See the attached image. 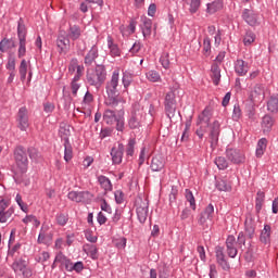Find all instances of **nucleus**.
Instances as JSON below:
<instances>
[{"label":"nucleus","mask_w":278,"mask_h":278,"mask_svg":"<svg viewBox=\"0 0 278 278\" xmlns=\"http://www.w3.org/2000/svg\"><path fill=\"white\" fill-rule=\"evenodd\" d=\"M268 112L277 113L278 112V96H271L267 102Z\"/></svg>","instance_id":"58836bf2"},{"label":"nucleus","mask_w":278,"mask_h":278,"mask_svg":"<svg viewBox=\"0 0 278 278\" xmlns=\"http://www.w3.org/2000/svg\"><path fill=\"white\" fill-rule=\"evenodd\" d=\"M18 249H21V244H15L11 251H9V257H18Z\"/></svg>","instance_id":"0e129e2a"},{"label":"nucleus","mask_w":278,"mask_h":278,"mask_svg":"<svg viewBox=\"0 0 278 278\" xmlns=\"http://www.w3.org/2000/svg\"><path fill=\"white\" fill-rule=\"evenodd\" d=\"M270 233H271L270 225H265L260 236V241L262 242V244H270Z\"/></svg>","instance_id":"393cba45"},{"label":"nucleus","mask_w":278,"mask_h":278,"mask_svg":"<svg viewBox=\"0 0 278 278\" xmlns=\"http://www.w3.org/2000/svg\"><path fill=\"white\" fill-rule=\"evenodd\" d=\"M219 135H220V123H218V121H215L211 125V130H210L211 147H216V144L218 143Z\"/></svg>","instance_id":"a211bd4d"},{"label":"nucleus","mask_w":278,"mask_h":278,"mask_svg":"<svg viewBox=\"0 0 278 278\" xmlns=\"http://www.w3.org/2000/svg\"><path fill=\"white\" fill-rule=\"evenodd\" d=\"M59 136L64 140V142H68V138H71V125L61 124L59 129Z\"/></svg>","instance_id":"a878e982"},{"label":"nucleus","mask_w":278,"mask_h":278,"mask_svg":"<svg viewBox=\"0 0 278 278\" xmlns=\"http://www.w3.org/2000/svg\"><path fill=\"white\" fill-rule=\"evenodd\" d=\"M253 42H255V34H253L252 31H248L243 38V45H245V47H249V45H253Z\"/></svg>","instance_id":"8fccbe9b"},{"label":"nucleus","mask_w":278,"mask_h":278,"mask_svg":"<svg viewBox=\"0 0 278 278\" xmlns=\"http://www.w3.org/2000/svg\"><path fill=\"white\" fill-rule=\"evenodd\" d=\"M12 214H14L12 208H9L5 212L2 211L1 223H8V220H12Z\"/></svg>","instance_id":"5fc2aeb1"},{"label":"nucleus","mask_w":278,"mask_h":278,"mask_svg":"<svg viewBox=\"0 0 278 278\" xmlns=\"http://www.w3.org/2000/svg\"><path fill=\"white\" fill-rule=\"evenodd\" d=\"M264 199H266V194L262 191H258L256 194V203H255V208L257 212L262 211V207L264 205Z\"/></svg>","instance_id":"37998d69"},{"label":"nucleus","mask_w":278,"mask_h":278,"mask_svg":"<svg viewBox=\"0 0 278 278\" xmlns=\"http://www.w3.org/2000/svg\"><path fill=\"white\" fill-rule=\"evenodd\" d=\"M98 181L105 192H112V181L108 177L99 176Z\"/></svg>","instance_id":"473e14b6"},{"label":"nucleus","mask_w":278,"mask_h":278,"mask_svg":"<svg viewBox=\"0 0 278 278\" xmlns=\"http://www.w3.org/2000/svg\"><path fill=\"white\" fill-rule=\"evenodd\" d=\"M214 162L219 170H225L229 168V162H227V159H225V156H218L215 159Z\"/></svg>","instance_id":"79ce46f5"},{"label":"nucleus","mask_w":278,"mask_h":278,"mask_svg":"<svg viewBox=\"0 0 278 278\" xmlns=\"http://www.w3.org/2000/svg\"><path fill=\"white\" fill-rule=\"evenodd\" d=\"M111 156L113 160V164H121V162H123V149L122 148H113L111 150Z\"/></svg>","instance_id":"c85d7f7f"},{"label":"nucleus","mask_w":278,"mask_h":278,"mask_svg":"<svg viewBox=\"0 0 278 278\" xmlns=\"http://www.w3.org/2000/svg\"><path fill=\"white\" fill-rule=\"evenodd\" d=\"M226 253L228 257H236L238 255V248H236V237L228 236L226 239Z\"/></svg>","instance_id":"f3484780"},{"label":"nucleus","mask_w":278,"mask_h":278,"mask_svg":"<svg viewBox=\"0 0 278 278\" xmlns=\"http://www.w3.org/2000/svg\"><path fill=\"white\" fill-rule=\"evenodd\" d=\"M216 260H217V263L219 264V266H222V268L224 270H229V268H230L229 263L225 258V252L223 251V248H220V247L216 248Z\"/></svg>","instance_id":"412c9836"},{"label":"nucleus","mask_w":278,"mask_h":278,"mask_svg":"<svg viewBox=\"0 0 278 278\" xmlns=\"http://www.w3.org/2000/svg\"><path fill=\"white\" fill-rule=\"evenodd\" d=\"M267 144H268V141L266 140V138H262L257 142V147H256V156L257 157H262L264 155V151H266Z\"/></svg>","instance_id":"ea45409f"},{"label":"nucleus","mask_w":278,"mask_h":278,"mask_svg":"<svg viewBox=\"0 0 278 278\" xmlns=\"http://www.w3.org/2000/svg\"><path fill=\"white\" fill-rule=\"evenodd\" d=\"M64 160L65 162H71L73 160V146H71V141L64 142Z\"/></svg>","instance_id":"a19ab883"},{"label":"nucleus","mask_w":278,"mask_h":278,"mask_svg":"<svg viewBox=\"0 0 278 278\" xmlns=\"http://www.w3.org/2000/svg\"><path fill=\"white\" fill-rule=\"evenodd\" d=\"M97 58H99V50L96 47H93L86 55L85 64H88V65L92 64V62L97 60Z\"/></svg>","instance_id":"c9c22d12"},{"label":"nucleus","mask_w":278,"mask_h":278,"mask_svg":"<svg viewBox=\"0 0 278 278\" xmlns=\"http://www.w3.org/2000/svg\"><path fill=\"white\" fill-rule=\"evenodd\" d=\"M14 47V40L12 39H3L1 41V50L8 51V49H12Z\"/></svg>","instance_id":"603ef678"},{"label":"nucleus","mask_w":278,"mask_h":278,"mask_svg":"<svg viewBox=\"0 0 278 278\" xmlns=\"http://www.w3.org/2000/svg\"><path fill=\"white\" fill-rule=\"evenodd\" d=\"M85 251H87V255H90L91 260L99 258V250L97 249L96 245H87Z\"/></svg>","instance_id":"c03bdc74"},{"label":"nucleus","mask_w":278,"mask_h":278,"mask_svg":"<svg viewBox=\"0 0 278 278\" xmlns=\"http://www.w3.org/2000/svg\"><path fill=\"white\" fill-rule=\"evenodd\" d=\"M115 201L118 204L123 203V201H124L123 191H121V190L115 191Z\"/></svg>","instance_id":"774afa93"},{"label":"nucleus","mask_w":278,"mask_h":278,"mask_svg":"<svg viewBox=\"0 0 278 278\" xmlns=\"http://www.w3.org/2000/svg\"><path fill=\"white\" fill-rule=\"evenodd\" d=\"M140 27H141L143 37L149 38V36H151V29L153 27V22L149 17L142 16Z\"/></svg>","instance_id":"6ab92c4d"},{"label":"nucleus","mask_w":278,"mask_h":278,"mask_svg":"<svg viewBox=\"0 0 278 278\" xmlns=\"http://www.w3.org/2000/svg\"><path fill=\"white\" fill-rule=\"evenodd\" d=\"M54 264H61L65 268V270H68L70 273H73V262L71 260L66 258L64 254L59 253L55 256Z\"/></svg>","instance_id":"aec40b11"},{"label":"nucleus","mask_w":278,"mask_h":278,"mask_svg":"<svg viewBox=\"0 0 278 278\" xmlns=\"http://www.w3.org/2000/svg\"><path fill=\"white\" fill-rule=\"evenodd\" d=\"M186 199L190 203V207L192 210H197V202L194 200V195L192 194V191L188 189L186 190Z\"/></svg>","instance_id":"09e8293b"},{"label":"nucleus","mask_w":278,"mask_h":278,"mask_svg":"<svg viewBox=\"0 0 278 278\" xmlns=\"http://www.w3.org/2000/svg\"><path fill=\"white\" fill-rule=\"evenodd\" d=\"M243 20L248 25L255 26L257 25V14L252 10L245 9L242 14Z\"/></svg>","instance_id":"4be33fe9"},{"label":"nucleus","mask_w":278,"mask_h":278,"mask_svg":"<svg viewBox=\"0 0 278 278\" xmlns=\"http://www.w3.org/2000/svg\"><path fill=\"white\" fill-rule=\"evenodd\" d=\"M226 157H228L229 162L232 164H244V152L233 149V148H228L226 150Z\"/></svg>","instance_id":"9b49d317"},{"label":"nucleus","mask_w":278,"mask_h":278,"mask_svg":"<svg viewBox=\"0 0 278 278\" xmlns=\"http://www.w3.org/2000/svg\"><path fill=\"white\" fill-rule=\"evenodd\" d=\"M70 75H74L75 80L80 79L81 75H84V66L79 65V61L77 59H72L68 66Z\"/></svg>","instance_id":"dca6fc26"},{"label":"nucleus","mask_w":278,"mask_h":278,"mask_svg":"<svg viewBox=\"0 0 278 278\" xmlns=\"http://www.w3.org/2000/svg\"><path fill=\"white\" fill-rule=\"evenodd\" d=\"M245 232L248 238H253V236L255 235V223L253 222V218L248 217L245 219Z\"/></svg>","instance_id":"c756f323"},{"label":"nucleus","mask_w":278,"mask_h":278,"mask_svg":"<svg viewBox=\"0 0 278 278\" xmlns=\"http://www.w3.org/2000/svg\"><path fill=\"white\" fill-rule=\"evenodd\" d=\"M235 71L238 73V75H247V73H249V63L244 62L243 60H237Z\"/></svg>","instance_id":"5701e85b"},{"label":"nucleus","mask_w":278,"mask_h":278,"mask_svg":"<svg viewBox=\"0 0 278 278\" xmlns=\"http://www.w3.org/2000/svg\"><path fill=\"white\" fill-rule=\"evenodd\" d=\"M137 205V216L139 223H147V218L149 216V200L138 198L136 200Z\"/></svg>","instance_id":"1a4fd4ad"},{"label":"nucleus","mask_w":278,"mask_h":278,"mask_svg":"<svg viewBox=\"0 0 278 278\" xmlns=\"http://www.w3.org/2000/svg\"><path fill=\"white\" fill-rule=\"evenodd\" d=\"M56 223L58 225H60L61 227H64V225H66V223H68V216L64 215V214H60L56 216Z\"/></svg>","instance_id":"bf43d9fd"},{"label":"nucleus","mask_w":278,"mask_h":278,"mask_svg":"<svg viewBox=\"0 0 278 278\" xmlns=\"http://www.w3.org/2000/svg\"><path fill=\"white\" fill-rule=\"evenodd\" d=\"M218 10H223V2L220 0H216L207 4L208 14H216Z\"/></svg>","instance_id":"4c0bfd02"},{"label":"nucleus","mask_w":278,"mask_h":278,"mask_svg":"<svg viewBox=\"0 0 278 278\" xmlns=\"http://www.w3.org/2000/svg\"><path fill=\"white\" fill-rule=\"evenodd\" d=\"M211 77L213 79V84L218 86L220 84V67L218 64H213L211 67Z\"/></svg>","instance_id":"bb28decb"},{"label":"nucleus","mask_w":278,"mask_h":278,"mask_svg":"<svg viewBox=\"0 0 278 278\" xmlns=\"http://www.w3.org/2000/svg\"><path fill=\"white\" fill-rule=\"evenodd\" d=\"M211 50H212V41L210 40L208 37H206L204 38V41H203V51L207 53Z\"/></svg>","instance_id":"e2e57ef3"},{"label":"nucleus","mask_w":278,"mask_h":278,"mask_svg":"<svg viewBox=\"0 0 278 278\" xmlns=\"http://www.w3.org/2000/svg\"><path fill=\"white\" fill-rule=\"evenodd\" d=\"M67 197L70 201H74L75 203H86V201H90L92 194L88 191H71Z\"/></svg>","instance_id":"2eb2a0df"},{"label":"nucleus","mask_w":278,"mask_h":278,"mask_svg":"<svg viewBox=\"0 0 278 278\" xmlns=\"http://www.w3.org/2000/svg\"><path fill=\"white\" fill-rule=\"evenodd\" d=\"M119 84L121 68L116 67L105 87L108 98L104 100V105H108V108H118V103H127L125 98L122 96H116V92H118V87L121 86Z\"/></svg>","instance_id":"f257e3e1"},{"label":"nucleus","mask_w":278,"mask_h":278,"mask_svg":"<svg viewBox=\"0 0 278 278\" xmlns=\"http://www.w3.org/2000/svg\"><path fill=\"white\" fill-rule=\"evenodd\" d=\"M103 121L106 125H116L117 131H123L125 129V103L106 109L103 113Z\"/></svg>","instance_id":"f03ea898"},{"label":"nucleus","mask_w":278,"mask_h":278,"mask_svg":"<svg viewBox=\"0 0 278 278\" xmlns=\"http://www.w3.org/2000/svg\"><path fill=\"white\" fill-rule=\"evenodd\" d=\"M184 3L189 5V12L191 14H194L199 11V8H201V0H182Z\"/></svg>","instance_id":"f704fd0d"},{"label":"nucleus","mask_w":278,"mask_h":278,"mask_svg":"<svg viewBox=\"0 0 278 278\" xmlns=\"http://www.w3.org/2000/svg\"><path fill=\"white\" fill-rule=\"evenodd\" d=\"M140 118H142L140 114L132 113L128 119V127H130V129H138V127H140Z\"/></svg>","instance_id":"7c9ffc66"},{"label":"nucleus","mask_w":278,"mask_h":278,"mask_svg":"<svg viewBox=\"0 0 278 278\" xmlns=\"http://www.w3.org/2000/svg\"><path fill=\"white\" fill-rule=\"evenodd\" d=\"M105 77H108V73L103 66H98L96 70H88L87 72L88 84L90 86H96V88H100V86L103 85Z\"/></svg>","instance_id":"20e7f679"},{"label":"nucleus","mask_w":278,"mask_h":278,"mask_svg":"<svg viewBox=\"0 0 278 278\" xmlns=\"http://www.w3.org/2000/svg\"><path fill=\"white\" fill-rule=\"evenodd\" d=\"M28 152H29L30 160H40L42 157V155L40 154V152L36 148H30L28 150Z\"/></svg>","instance_id":"4d7b16f0"},{"label":"nucleus","mask_w":278,"mask_h":278,"mask_svg":"<svg viewBox=\"0 0 278 278\" xmlns=\"http://www.w3.org/2000/svg\"><path fill=\"white\" fill-rule=\"evenodd\" d=\"M146 77L149 81L155 83V81H162V77L160 76V73L156 71H149L146 74Z\"/></svg>","instance_id":"a18cd8bd"},{"label":"nucleus","mask_w":278,"mask_h":278,"mask_svg":"<svg viewBox=\"0 0 278 278\" xmlns=\"http://www.w3.org/2000/svg\"><path fill=\"white\" fill-rule=\"evenodd\" d=\"M23 223H25V225H29V223H33L35 227H40V220H38V218H36V216L34 215L26 216L23 219Z\"/></svg>","instance_id":"de8ad7c7"},{"label":"nucleus","mask_w":278,"mask_h":278,"mask_svg":"<svg viewBox=\"0 0 278 278\" xmlns=\"http://www.w3.org/2000/svg\"><path fill=\"white\" fill-rule=\"evenodd\" d=\"M17 36L20 40V47H18V58H24L25 53H27V28H25V25L22 23H18L17 26Z\"/></svg>","instance_id":"9d476101"},{"label":"nucleus","mask_w":278,"mask_h":278,"mask_svg":"<svg viewBox=\"0 0 278 278\" xmlns=\"http://www.w3.org/2000/svg\"><path fill=\"white\" fill-rule=\"evenodd\" d=\"M273 125H275L273 117H270V115H265L262 122V128L264 134L270 131V129H273Z\"/></svg>","instance_id":"2f4dec72"},{"label":"nucleus","mask_w":278,"mask_h":278,"mask_svg":"<svg viewBox=\"0 0 278 278\" xmlns=\"http://www.w3.org/2000/svg\"><path fill=\"white\" fill-rule=\"evenodd\" d=\"M210 121H212V109L205 108L203 112L198 116L197 126L199 127L195 130V135L200 140H203L207 131V127H210Z\"/></svg>","instance_id":"7ed1b4c3"},{"label":"nucleus","mask_w":278,"mask_h":278,"mask_svg":"<svg viewBox=\"0 0 278 278\" xmlns=\"http://www.w3.org/2000/svg\"><path fill=\"white\" fill-rule=\"evenodd\" d=\"M164 157L162 155H156L152 159L151 168L155 173H159V170H162V168H164Z\"/></svg>","instance_id":"b1692460"},{"label":"nucleus","mask_w":278,"mask_h":278,"mask_svg":"<svg viewBox=\"0 0 278 278\" xmlns=\"http://www.w3.org/2000/svg\"><path fill=\"white\" fill-rule=\"evenodd\" d=\"M132 77L129 73H124L122 77V84L124 88L127 90L129 86H131Z\"/></svg>","instance_id":"3c124183"},{"label":"nucleus","mask_w":278,"mask_h":278,"mask_svg":"<svg viewBox=\"0 0 278 278\" xmlns=\"http://www.w3.org/2000/svg\"><path fill=\"white\" fill-rule=\"evenodd\" d=\"M216 188L220 192H231V182L226 179H219L216 184Z\"/></svg>","instance_id":"72a5a7b5"},{"label":"nucleus","mask_w":278,"mask_h":278,"mask_svg":"<svg viewBox=\"0 0 278 278\" xmlns=\"http://www.w3.org/2000/svg\"><path fill=\"white\" fill-rule=\"evenodd\" d=\"M237 242L239 245V249H242L247 244V238L244 237V232H239Z\"/></svg>","instance_id":"680f3d73"},{"label":"nucleus","mask_w":278,"mask_h":278,"mask_svg":"<svg viewBox=\"0 0 278 278\" xmlns=\"http://www.w3.org/2000/svg\"><path fill=\"white\" fill-rule=\"evenodd\" d=\"M13 270L23 275V277H31V268H29V261L27 260V256L15 258L13 263Z\"/></svg>","instance_id":"39448f33"},{"label":"nucleus","mask_w":278,"mask_h":278,"mask_svg":"<svg viewBox=\"0 0 278 278\" xmlns=\"http://www.w3.org/2000/svg\"><path fill=\"white\" fill-rule=\"evenodd\" d=\"M77 81H79V79H76L73 78V81H72V94L73 97H77V90H79V84H77Z\"/></svg>","instance_id":"69168bd1"},{"label":"nucleus","mask_w":278,"mask_h":278,"mask_svg":"<svg viewBox=\"0 0 278 278\" xmlns=\"http://www.w3.org/2000/svg\"><path fill=\"white\" fill-rule=\"evenodd\" d=\"M72 270H75L76 273H81L84 270V263L77 262L75 264L72 263Z\"/></svg>","instance_id":"338daca9"},{"label":"nucleus","mask_w":278,"mask_h":278,"mask_svg":"<svg viewBox=\"0 0 278 278\" xmlns=\"http://www.w3.org/2000/svg\"><path fill=\"white\" fill-rule=\"evenodd\" d=\"M160 62H161L163 68H168L170 66V61L168 60V53L164 52L161 55Z\"/></svg>","instance_id":"6e6d98bb"},{"label":"nucleus","mask_w":278,"mask_h":278,"mask_svg":"<svg viewBox=\"0 0 278 278\" xmlns=\"http://www.w3.org/2000/svg\"><path fill=\"white\" fill-rule=\"evenodd\" d=\"M20 75L21 79H25L27 77V61L22 60L20 65Z\"/></svg>","instance_id":"864d4df0"},{"label":"nucleus","mask_w":278,"mask_h":278,"mask_svg":"<svg viewBox=\"0 0 278 278\" xmlns=\"http://www.w3.org/2000/svg\"><path fill=\"white\" fill-rule=\"evenodd\" d=\"M56 51L61 55H66L71 51V39L65 33H60L56 41Z\"/></svg>","instance_id":"6e6552de"},{"label":"nucleus","mask_w":278,"mask_h":278,"mask_svg":"<svg viewBox=\"0 0 278 278\" xmlns=\"http://www.w3.org/2000/svg\"><path fill=\"white\" fill-rule=\"evenodd\" d=\"M265 97H266V89L264 85H260V84L255 85L250 92V101H252L253 103H260L264 101Z\"/></svg>","instance_id":"f8f14e48"},{"label":"nucleus","mask_w":278,"mask_h":278,"mask_svg":"<svg viewBox=\"0 0 278 278\" xmlns=\"http://www.w3.org/2000/svg\"><path fill=\"white\" fill-rule=\"evenodd\" d=\"M241 116H242V110H240V105H235L233 112H232L233 121H240Z\"/></svg>","instance_id":"052dcab7"},{"label":"nucleus","mask_w":278,"mask_h":278,"mask_svg":"<svg viewBox=\"0 0 278 278\" xmlns=\"http://www.w3.org/2000/svg\"><path fill=\"white\" fill-rule=\"evenodd\" d=\"M17 127L21 131H27L29 127V115L27 108L23 106L18 110L17 113Z\"/></svg>","instance_id":"ddd939ff"},{"label":"nucleus","mask_w":278,"mask_h":278,"mask_svg":"<svg viewBox=\"0 0 278 278\" xmlns=\"http://www.w3.org/2000/svg\"><path fill=\"white\" fill-rule=\"evenodd\" d=\"M136 147V139H129L128 144L126 147L127 157H134Z\"/></svg>","instance_id":"49530a36"},{"label":"nucleus","mask_w":278,"mask_h":278,"mask_svg":"<svg viewBox=\"0 0 278 278\" xmlns=\"http://www.w3.org/2000/svg\"><path fill=\"white\" fill-rule=\"evenodd\" d=\"M108 47L110 49V53L112 58L121 56V49H118V46L114 43V40L112 39V37H108Z\"/></svg>","instance_id":"cd10ccee"},{"label":"nucleus","mask_w":278,"mask_h":278,"mask_svg":"<svg viewBox=\"0 0 278 278\" xmlns=\"http://www.w3.org/2000/svg\"><path fill=\"white\" fill-rule=\"evenodd\" d=\"M81 36V28L79 26H71L67 38H71V40H78V38Z\"/></svg>","instance_id":"e433bc0d"},{"label":"nucleus","mask_w":278,"mask_h":278,"mask_svg":"<svg viewBox=\"0 0 278 278\" xmlns=\"http://www.w3.org/2000/svg\"><path fill=\"white\" fill-rule=\"evenodd\" d=\"M114 244L117 249H125L127 247V239L126 238H119L114 241Z\"/></svg>","instance_id":"13d9d810"},{"label":"nucleus","mask_w":278,"mask_h":278,"mask_svg":"<svg viewBox=\"0 0 278 278\" xmlns=\"http://www.w3.org/2000/svg\"><path fill=\"white\" fill-rule=\"evenodd\" d=\"M214 218V205L208 204L205 210L201 213V216L199 218L200 225H205L208 227L212 225V220Z\"/></svg>","instance_id":"4468645a"},{"label":"nucleus","mask_w":278,"mask_h":278,"mask_svg":"<svg viewBox=\"0 0 278 278\" xmlns=\"http://www.w3.org/2000/svg\"><path fill=\"white\" fill-rule=\"evenodd\" d=\"M176 94L177 90H170L165 96V111L168 118H173L177 110V100H175Z\"/></svg>","instance_id":"0eeeda50"},{"label":"nucleus","mask_w":278,"mask_h":278,"mask_svg":"<svg viewBox=\"0 0 278 278\" xmlns=\"http://www.w3.org/2000/svg\"><path fill=\"white\" fill-rule=\"evenodd\" d=\"M15 164L21 173H27L29 161L27 160V152L23 147H17L14 151Z\"/></svg>","instance_id":"423d86ee"}]
</instances>
